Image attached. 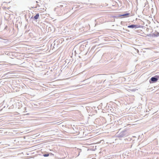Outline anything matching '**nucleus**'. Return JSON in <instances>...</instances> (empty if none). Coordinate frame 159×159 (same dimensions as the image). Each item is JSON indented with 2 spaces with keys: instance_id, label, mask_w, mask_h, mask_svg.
I'll return each mask as SVG.
<instances>
[{
  "instance_id": "nucleus-1",
  "label": "nucleus",
  "mask_w": 159,
  "mask_h": 159,
  "mask_svg": "<svg viewBox=\"0 0 159 159\" xmlns=\"http://www.w3.org/2000/svg\"><path fill=\"white\" fill-rule=\"evenodd\" d=\"M129 133L126 131H124L120 132L118 136L119 137H122L128 136Z\"/></svg>"
},
{
  "instance_id": "nucleus-2",
  "label": "nucleus",
  "mask_w": 159,
  "mask_h": 159,
  "mask_svg": "<svg viewBox=\"0 0 159 159\" xmlns=\"http://www.w3.org/2000/svg\"><path fill=\"white\" fill-rule=\"evenodd\" d=\"M159 79V76H155L152 77L150 80V82L151 83L150 81H151L152 83H155Z\"/></svg>"
},
{
  "instance_id": "nucleus-3",
  "label": "nucleus",
  "mask_w": 159,
  "mask_h": 159,
  "mask_svg": "<svg viewBox=\"0 0 159 159\" xmlns=\"http://www.w3.org/2000/svg\"><path fill=\"white\" fill-rule=\"evenodd\" d=\"M141 27V25H128V28H140Z\"/></svg>"
},
{
  "instance_id": "nucleus-4",
  "label": "nucleus",
  "mask_w": 159,
  "mask_h": 159,
  "mask_svg": "<svg viewBox=\"0 0 159 159\" xmlns=\"http://www.w3.org/2000/svg\"><path fill=\"white\" fill-rule=\"evenodd\" d=\"M39 13H37L36 15L34 17L32 16L31 17V19L33 18L34 20H36L38 19L39 17Z\"/></svg>"
},
{
  "instance_id": "nucleus-5",
  "label": "nucleus",
  "mask_w": 159,
  "mask_h": 159,
  "mask_svg": "<svg viewBox=\"0 0 159 159\" xmlns=\"http://www.w3.org/2000/svg\"><path fill=\"white\" fill-rule=\"evenodd\" d=\"M63 7V6L62 5H61L59 6H59H57V7H56L54 9V11H57V10L58 9H59V8H61L62 7Z\"/></svg>"
},
{
  "instance_id": "nucleus-6",
  "label": "nucleus",
  "mask_w": 159,
  "mask_h": 159,
  "mask_svg": "<svg viewBox=\"0 0 159 159\" xmlns=\"http://www.w3.org/2000/svg\"><path fill=\"white\" fill-rule=\"evenodd\" d=\"M129 14L128 13H126L124 14L121 15H120V16H124V17H127L129 15Z\"/></svg>"
},
{
  "instance_id": "nucleus-7",
  "label": "nucleus",
  "mask_w": 159,
  "mask_h": 159,
  "mask_svg": "<svg viewBox=\"0 0 159 159\" xmlns=\"http://www.w3.org/2000/svg\"><path fill=\"white\" fill-rule=\"evenodd\" d=\"M154 34L156 36H159V33L157 32H155Z\"/></svg>"
},
{
  "instance_id": "nucleus-8",
  "label": "nucleus",
  "mask_w": 159,
  "mask_h": 159,
  "mask_svg": "<svg viewBox=\"0 0 159 159\" xmlns=\"http://www.w3.org/2000/svg\"><path fill=\"white\" fill-rule=\"evenodd\" d=\"M43 155L44 157H48L49 156V155L48 154H44Z\"/></svg>"
}]
</instances>
